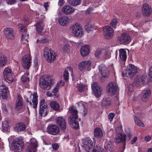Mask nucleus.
<instances>
[{"label":"nucleus","instance_id":"37998d69","mask_svg":"<svg viewBox=\"0 0 152 152\" xmlns=\"http://www.w3.org/2000/svg\"><path fill=\"white\" fill-rule=\"evenodd\" d=\"M81 0H69L68 3L72 6H76L80 4Z\"/></svg>","mask_w":152,"mask_h":152},{"label":"nucleus","instance_id":"3c124183","mask_svg":"<svg viewBox=\"0 0 152 152\" xmlns=\"http://www.w3.org/2000/svg\"><path fill=\"white\" fill-rule=\"evenodd\" d=\"M86 87L85 85L82 84H78L77 85V88L79 92H81L83 91Z\"/></svg>","mask_w":152,"mask_h":152},{"label":"nucleus","instance_id":"49530a36","mask_svg":"<svg viewBox=\"0 0 152 152\" xmlns=\"http://www.w3.org/2000/svg\"><path fill=\"white\" fill-rule=\"evenodd\" d=\"M59 89V88L56 86L52 89V92L54 95L55 98H57L58 97L59 95L58 93Z\"/></svg>","mask_w":152,"mask_h":152},{"label":"nucleus","instance_id":"58836bf2","mask_svg":"<svg viewBox=\"0 0 152 152\" xmlns=\"http://www.w3.org/2000/svg\"><path fill=\"white\" fill-rule=\"evenodd\" d=\"M43 24L42 22H37L36 25V29L37 32L40 34L43 28Z\"/></svg>","mask_w":152,"mask_h":152},{"label":"nucleus","instance_id":"b1692460","mask_svg":"<svg viewBox=\"0 0 152 152\" xmlns=\"http://www.w3.org/2000/svg\"><path fill=\"white\" fill-rule=\"evenodd\" d=\"M90 52V46L86 45L82 46L80 49V53L82 57H85L88 55Z\"/></svg>","mask_w":152,"mask_h":152},{"label":"nucleus","instance_id":"338daca9","mask_svg":"<svg viewBox=\"0 0 152 152\" xmlns=\"http://www.w3.org/2000/svg\"><path fill=\"white\" fill-rule=\"evenodd\" d=\"M112 146L111 143L110 142H109V143L107 144V149L109 150V151H111L112 150V148L111 147Z\"/></svg>","mask_w":152,"mask_h":152},{"label":"nucleus","instance_id":"7ed1b4c3","mask_svg":"<svg viewBox=\"0 0 152 152\" xmlns=\"http://www.w3.org/2000/svg\"><path fill=\"white\" fill-rule=\"evenodd\" d=\"M69 32L72 36L81 37L84 34L81 27L78 23L72 25L69 28Z\"/></svg>","mask_w":152,"mask_h":152},{"label":"nucleus","instance_id":"13d9d810","mask_svg":"<svg viewBox=\"0 0 152 152\" xmlns=\"http://www.w3.org/2000/svg\"><path fill=\"white\" fill-rule=\"evenodd\" d=\"M7 3L10 4H13L15 3L17 0H5Z\"/></svg>","mask_w":152,"mask_h":152},{"label":"nucleus","instance_id":"a18cd8bd","mask_svg":"<svg viewBox=\"0 0 152 152\" xmlns=\"http://www.w3.org/2000/svg\"><path fill=\"white\" fill-rule=\"evenodd\" d=\"M2 127V130L4 132H6L8 130L9 126L8 122L7 121H5L3 122Z\"/></svg>","mask_w":152,"mask_h":152},{"label":"nucleus","instance_id":"69168bd1","mask_svg":"<svg viewBox=\"0 0 152 152\" xmlns=\"http://www.w3.org/2000/svg\"><path fill=\"white\" fill-rule=\"evenodd\" d=\"M83 111L81 112V113L84 116H85L86 115L87 113V110L86 108L85 107V108H83Z\"/></svg>","mask_w":152,"mask_h":152},{"label":"nucleus","instance_id":"09e8293b","mask_svg":"<svg viewBox=\"0 0 152 152\" xmlns=\"http://www.w3.org/2000/svg\"><path fill=\"white\" fill-rule=\"evenodd\" d=\"M29 75L28 72H26L22 77L21 79L23 82H29V79L28 76Z\"/></svg>","mask_w":152,"mask_h":152},{"label":"nucleus","instance_id":"052dcab7","mask_svg":"<svg viewBox=\"0 0 152 152\" xmlns=\"http://www.w3.org/2000/svg\"><path fill=\"white\" fill-rule=\"evenodd\" d=\"M52 147L53 149L55 150H57L59 148V146L57 143H55L52 145Z\"/></svg>","mask_w":152,"mask_h":152},{"label":"nucleus","instance_id":"c03bdc74","mask_svg":"<svg viewBox=\"0 0 152 152\" xmlns=\"http://www.w3.org/2000/svg\"><path fill=\"white\" fill-rule=\"evenodd\" d=\"M7 61L6 57L3 55L0 56V66H4L7 62Z\"/></svg>","mask_w":152,"mask_h":152},{"label":"nucleus","instance_id":"f03ea898","mask_svg":"<svg viewBox=\"0 0 152 152\" xmlns=\"http://www.w3.org/2000/svg\"><path fill=\"white\" fill-rule=\"evenodd\" d=\"M53 84V80L50 77H41L40 78L39 85L43 89L49 90L51 88Z\"/></svg>","mask_w":152,"mask_h":152},{"label":"nucleus","instance_id":"aec40b11","mask_svg":"<svg viewBox=\"0 0 152 152\" xmlns=\"http://www.w3.org/2000/svg\"><path fill=\"white\" fill-rule=\"evenodd\" d=\"M8 91V88L6 85H2L0 86V96L3 99H7Z\"/></svg>","mask_w":152,"mask_h":152},{"label":"nucleus","instance_id":"5fc2aeb1","mask_svg":"<svg viewBox=\"0 0 152 152\" xmlns=\"http://www.w3.org/2000/svg\"><path fill=\"white\" fill-rule=\"evenodd\" d=\"M64 85V83L63 81L61 80L59 81L57 84L56 86L58 87L59 88H60Z\"/></svg>","mask_w":152,"mask_h":152},{"label":"nucleus","instance_id":"c756f323","mask_svg":"<svg viewBox=\"0 0 152 152\" xmlns=\"http://www.w3.org/2000/svg\"><path fill=\"white\" fill-rule=\"evenodd\" d=\"M69 71L70 72L71 76H72V69L71 67L68 66L65 69L63 74V77L64 79L66 81H67L69 79V73L68 72V71Z\"/></svg>","mask_w":152,"mask_h":152},{"label":"nucleus","instance_id":"7c9ffc66","mask_svg":"<svg viewBox=\"0 0 152 152\" xmlns=\"http://www.w3.org/2000/svg\"><path fill=\"white\" fill-rule=\"evenodd\" d=\"M111 100L109 97L103 98L101 102V105L104 107H106L111 104Z\"/></svg>","mask_w":152,"mask_h":152},{"label":"nucleus","instance_id":"a211bd4d","mask_svg":"<svg viewBox=\"0 0 152 152\" xmlns=\"http://www.w3.org/2000/svg\"><path fill=\"white\" fill-rule=\"evenodd\" d=\"M56 124L60 126L62 130H64L66 128L65 119L63 117H58L56 119Z\"/></svg>","mask_w":152,"mask_h":152},{"label":"nucleus","instance_id":"774afa93","mask_svg":"<svg viewBox=\"0 0 152 152\" xmlns=\"http://www.w3.org/2000/svg\"><path fill=\"white\" fill-rule=\"evenodd\" d=\"M149 70V75L151 77V80H152V66L151 67Z\"/></svg>","mask_w":152,"mask_h":152},{"label":"nucleus","instance_id":"6e6d98bb","mask_svg":"<svg viewBox=\"0 0 152 152\" xmlns=\"http://www.w3.org/2000/svg\"><path fill=\"white\" fill-rule=\"evenodd\" d=\"M18 28H19V30L22 31H24L26 30V28L25 26H23L22 24H19L18 25Z\"/></svg>","mask_w":152,"mask_h":152},{"label":"nucleus","instance_id":"e433bc0d","mask_svg":"<svg viewBox=\"0 0 152 152\" xmlns=\"http://www.w3.org/2000/svg\"><path fill=\"white\" fill-rule=\"evenodd\" d=\"M103 57L105 59H109L111 56V53L109 48L104 49Z\"/></svg>","mask_w":152,"mask_h":152},{"label":"nucleus","instance_id":"8fccbe9b","mask_svg":"<svg viewBox=\"0 0 152 152\" xmlns=\"http://www.w3.org/2000/svg\"><path fill=\"white\" fill-rule=\"evenodd\" d=\"M133 117L136 124L139 126H141L142 127L144 126V124L135 116H134Z\"/></svg>","mask_w":152,"mask_h":152},{"label":"nucleus","instance_id":"2f4dec72","mask_svg":"<svg viewBox=\"0 0 152 152\" xmlns=\"http://www.w3.org/2000/svg\"><path fill=\"white\" fill-rule=\"evenodd\" d=\"M94 136L96 138H101L103 135L102 130L99 128H96L94 130Z\"/></svg>","mask_w":152,"mask_h":152},{"label":"nucleus","instance_id":"6ab92c4d","mask_svg":"<svg viewBox=\"0 0 152 152\" xmlns=\"http://www.w3.org/2000/svg\"><path fill=\"white\" fill-rule=\"evenodd\" d=\"M13 29L10 28H6L4 29V35L8 40L13 39L15 38Z\"/></svg>","mask_w":152,"mask_h":152},{"label":"nucleus","instance_id":"39448f33","mask_svg":"<svg viewBox=\"0 0 152 152\" xmlns=\"http://www.w3.org/2000/svg\"><path fill=\"white\" fill-rule=\"evenodd\" d=\"M5 80L7 83H10L14 80V76L11 70L9 68H6L3 73Z\"/></svg>","mask_w":152,"mask_h":152},{"label":"nucleus","instance_id":"9b49d317","mask_svg":"<svg viewBox=\"0 0 152 152\" xmlns=\"http://www.w3.org/2000/svg\"><path fill=\"white\" fill-rule=\"evenodd\" d=\"M91 61L87 60L80 62L78 65L79 69L81 71L89 69L91 65Z\"/></svg>","mask_w":152,"mask_h":152},{"label":"nucleus","instance_id":"864d4df0","mask_svg":"<svg viewBox=\"0 0 152 152\" xmlns=\"http://www.w3.org/2000/svg\"><path fill=\"white\" fill-rule=\"evenodd\" d=\"M86 30L88 32L91 30L92 29L91 25L90 23L87 24L85 27Z\"/></svg>","mask_w":152,"mask_h":152},{"label":"nucleus","instance_id":"ddd939ff","mask_svg":"<svg viewBox=\"0 0 152 152\" xmlns=\"http://www.w3.org/2000/svg\"><path fill=\"white\" fill-rule=\"evenodd\" d=\"M115 84L114 82H111L108 84L107 91V94L110 96H113L116 92Z\"/></svg>","mask_w":152,"mask_h":152},{"label":"nucleus","instance_id":"603ef678","mask_svg":"<svg viewBox=\"0 0 152 152\" xmlns=\"http://www.w3.org/2000/svg\"><path fill=\"white\" fill-rule=\"evenodd\" d=\"M40 108L48 107L46 103L45 102V100L44 99H42L40 100L39 102Z\"/></svg>","mask_w":152,"mask_h":152},{"label":"nucleus","instance_id":"4d7b16f0","mask_svg":"<svg viewBox=\"0 0 152 152\" xmlns=\"http://www.w3.org/2000/svg\"><path fill=\"white\" fill-rule=\"evenodd\" d=\"M117 23V21L116 19H114L110 23V25L113 27H115L116 24Z\"/></svg>","mask_w":152,"mask_h":152},{"label":"nucleus","instance_id":"4be33fe9","mask_svg":"<svg viewBox=\"0 0 152 152\" xmlns=\"http://www.w3.org/2000/svg\"><path fill=\"white\" fill-rule=\"evenodd\" d=\"M144 82V78L142 75H139L135 79L133 85L136 87H139L143 85Z\"/></svg>","mask_w":152,"mask_h":152},{"label":"nucleus","instance_id":"dca6fc26","mask_svg":"<svg viewBox=\"0 0 152 152\" xmlns=\"http://www.w3.org/2000/svg\"><path fill=\"white\" fill-rule=\"evenodd\" d=\"M47 132L49 134L56 135L58 132V128L56 125H50L47 127Z\"/></svg>","mask_w":152,"mask_h":152},{"label":"nucleus","instance_id":"ea45409f","mask_svg":"<svg viewBox=\"0 0 152 152\" xmlns=\"http://www.w3.org/2000/svg\"><path fill=\"white\" fill-rule=\"evenodd\" d=\"M105 68V67L102 66H99V71L100 72L101 74L102 75V78L103 77H107L108 75V73L105 72V71H104V70Z\"/></svg>","mask_w":152,"mask_h":152},{"label":"nucleus","instance_id":"4c0bfd02","mask_svg":"<svg viewBox=\"0 0 152 152\" xmlns=\"http://www.w3.org/2000/svg\"><path fill=\"white\" fill-rule=\"evenodd\" d=\"M50 105L51 107L55 110H59L60 106L56 102L54 101L51 102Z\"/></svg>","mask_w":152,"mask_h":152},{"label":"nucleus","instance_id":"9d476101","mask_svg":"<svg viewBox=\"0 0 152 152\" xmlns=\"http://www.w3.org/2000/svg\"><path fill=\"white\" fill-rule=\"evenodd\" d=\"M27 146L29 151L31 152H34L36 150V148L38 146L37 140L35 138H31L30 142L27 143Z\"/></svg>","mask_w":152,"mask_h":152},{"label":"nucleus","instance_id":"79ce46f5","mask_svg":"<svg viewBox=\"0 0 152 152\" xmlns=\"http://www.w3.org/2000/svg\"><path fill=\"white\" fill-rule=\"evenodd\" d=\"M49 39L47 37H43L40 39H37V42L39 43V44H43L47 43L49 41Z\"/></svg>","mask_w":152,"mask_h":152},{"label":"nucleus","instance_id":"f8f14e48","mask_svg":"<svg viewBox=\"0 0 152 152\" xmlns=\"http://www.w3.org/2000/svg\"><path fill=\"white\" fill-rule=\"evenodd\" d=\"M151 7L147 4H144L142 7V13L145 17L150 16L151 13Z\"/></svg>","mask_w":152,"mask_h":152},{"label":"nucleus","instance_id":"5701e85b","mask_svg":"<svg viewBox=\"0 0 152 152\" xmlns=\"http://www.w3.org/2000/svg\"><path fill=\"white\" fill-rule=\"evenodd\" d=\"M70 19L67 16H63L60 18L58 19L59 24L62 26H66L69 23Z\"/></svg>","mask_w":152,"mask_h":152},{"label":"nucleus","instance_id":"de8ad7c7","mask_svg":"<svg viewBox=\"0 0 152 152\" xmlns=\"http://www.w3.org/2000/svg\"><path fill=\"white\" fill-rule=\"evenodd\" d=\"M104 49L99 48L94 52L95 56L96 58L99 57L100 55L103 52Z\"/></svg>","mask_w":152,"mask_h":152},{"label":"nucleus","instance_id":"cd10ccee","mask_svg":"<svg viewBox=\"0 0 152 152\" xmlns=\"http://www.w3.org/2000/svg\"><path fill=\"white\" fill-rule=\"evenodd\" d=\"M151 94L150 90L149 89H147L144 91L142 93L141 99L143 101L145 102L150 96Z\"/></svg>","mask_w":152,"mask_h":152},{"label":"nucleus","instance_id":"0eeeda50","mask_svg":"<svg viewBox=\"0 0 152 152\" xmlns=\"http://www.w3.org/2000/svg\"><path fill=\"white\" fill-rule=\"evenodd\" d=\"M24 143L22 140H14L10 148L15 152H20L23 149Z\"/></svg>","mask_w":152,"mask_h":152},{"label":"nucleus","instance_id":"1a4fd4ad","mask_svg":"<svg viewBox=\"0 0 152 152\" xmlns=\"http://www.w3.org/2000/svg\"><path fill=\"white\" fill-rule=\"evenodd\" d=\"M130 37L127 34L124 33L121 34L118 39V42L121 44L126 45L130 42Z\"/></svg>","mask_w":152,"mask_h":152},{"label":"nucleus","instance_id":"bf43d9fd","mask_svg":"<svg viewBox=\"0 0 152 152\" xmlns=\"http://www.w3.org/2000/svg\"><path fill=\"white\" fill-rule=\"evenodd\" d=\"M77 104L79 107H80L82 108H84L85 107V105L86 104L85 103L83 102H81L79 103H77Z\"/></svg>","mask_w":152,"mask_h":152},{"label":"nucleus","instance_id":"f3484780","mask_svg":"<svg viewBox=\"0 0 152 152\" xmlns=\"http://www.w3.org/2000/svg\"><path fill=\"white\" fill-rule=\"evenodd\" d=\"M91 88L97 98H99L101 94V90L97 83H94L91 85Z\"/></svg>","mask_w":152,"mask_h":152},{"label":"nucleus","instance_id":"0e129e2a","mask_svg":"<svg viewBox=\"0 0 152 152\" xmlns=\"http://www.w3.org/2000/svg\"><path fill=\"white\" fill-rule=\"evenodd\" d=\"M151 138V135H148L145 137V140L146 142H148L150 141Z\"/></svg>","mask_w":152,"mask_h":152},{"label":"nucleus","instance_id":"4468645a","mask_svg":"<svg viewBox=\"0 0 152 152\" xmlns=\"http://www.w3.org/2000/svg\"><path fill=\"white\" fill-rule=\"evenodd\" d=\"M104 34L105 38L109 39L112 38L113 34V28L109 26H106L104 28Z\"/></svg>","mask_w":152,"mask_h":152},{"label":"nucleus","instance_id":"c9c22d12","mask_svg":"<svg viewBox=\"0 0 152 152\" xmlns=\"http://www.w3.org/2000/svg\"><path fill=\"white\" fill-rule=\"evenodd\" d=\"M48 107L40 108L39 110V115L41 116L45 117L48 114Z\"/></svg>","mask_w":152,"mask_h":152},{"label":"nucleus","instance_id":"2eb2a0df","mask_svg":"<svg viewBox=\"0 0 152 152\" xmlns=\"http://www.w3.org/2000/svg\"><path fill=\"white\" fill-rule=\"evenodd\" d=\"M68 120L69 123L71 127L75 129L79 128L78 118H73L72 117H69Z\"/></svg>","mask_w":152,"mask_h":152},{"label":"nucleus","instance_id":"a878e982","mask_svg":"<svg viewBox=\"0 0 152 152\" xmlns=\"http://www.w3.org/2000/svg\"><path fill=\"white\" fill-rule=\"evenodd\" d=\"M62 11L66 14L70 15L72 14L74 11V10L70 6H65L62 8Z\"/></svg>","mask_w":152,"mask_h":152},{"label":"nucleus","instance_id":"72a5a7b5","mask_svg":"<svg viewBox=\"0 0 152 152\" xmlns=\"http://www.w3.org/2000/svg\"><path fill=\"white\" fill-rule=\"evenodd\" d=\"M22 97L20 96H18L16 104V109L18 110L21 109L22 106Z\"/></svg>","mask_w":152,"mask_h":152},{"label":"nucleus","instance_id":"e2e57ef3","mask_svg":"<svg viewBox=\"0 0 152 152\" xmlns=\"http://www.w3.org/2000/svg\"><path fill=\"white\" fill-rule=\"evenodd\" d=\"M46 94L47 96L48 97H53V96L54 97V95L52 93V92L51 93L49 91H47L46 92Z\"/></svg>","mask_w":152,"mask_h":152},{"label":"nucleus","instance_id":"423d86ee","mask_svg":"<svg viewBox=\"0 0 152 152\" xmlns=\"http://www.w3.org/2000/svg\"><path fill=\"white\" fill-rule=\"evenodd\" d=\"M137 72L136 67L134 65L129 64L127 67V70L124 71L122 73L123 76L127 77H131Z\"/></svg>","mask_w":152,"mask_h":152},{"label":"nucleus","instance_id":"412c9836","mask_svg":"<svg viewBox=\"0 0 152 152\" xmlns=\"http://www.w3.org/2000/svg\"><path fill=\"white\" fill-rule=\"evenodd\" d=\"M126 136L124 134L118 132L115 136V142L118 144L121 142H125Z\"/></svg>","mask_w":152,"mask_h":152},{"label":"nucleus","instance_id":"6e6552de","mask_svg":"<svg viewBox=\"0 0 152 152\" xmlns=\"http://www.w3.org/2000/svg\"><path fill=\"white\" fill-rule=\"evenodd\" d=\"M31 58L30 54H28L23 56L21 60L22 65L25 69L29 68L31 65Z\"/></svg>","mask_w":152,"mask_h":152},{"label":"nucleus","instance_id":"20e7f679","mask_svg":"<svg viewBox=\"0 0 152 152\" xmlns=\"http://www.w3.org/2000/svg\"><path fill=\"white\" fill-rule=\"evenodd\" d=\"M44 56L46 60L51 63L56 59L57 54L50 49L45 48L44 50Z\"/></svg>","mask_w":152,"mask_h":152},{"label":"nucleus","instance_id":"f704fd0d","mask_svg":"<svg viewBox=\"0 0 152 152\" xmlns=\"http://www.w3.org/2000/svg\"><path fill=\"white\" fill-rule=\"evenodd\" d=\"M62 40L65 43H66L62 48V50L65 53H68L69 52L70 48L69 45L67 43V40L65 39H63Z\"/></svg>","mask_w":152,"mask_h":152},{"label":"nucleus","instance_id":"393cba45","mask_svg":"<svg viewBox=\"0 0 152 152\" xmlns=\"http://www.w3.org/2000/svg\"><path fill=\"white\" fill-rule=\"evenodd\" d=\"M68 114L70 115L69 117H72V118H78V111L76 108L73 106L69 108L68 112Z\"/></svg>","mask_w":152,"mask_h":152},{"label":"nucleus","instance_id":"a19ab883","mask_svg":"<svg viewBox=\"0 0 152 152\" xmlns=\"http://www.w3.org/2000/svg\"><path fill=\"white\" fill-rule=\"evenodd\" d=\"M28 37V34H23L21 38V40L22 43L25 44L26 47L27 48L28 47V40H27Z\"/></svg>","mask_w":152,"mask_h":152},{"label":"nucleus","instance_id":"473e14b6","mask_svg":"<svg viewBox=\"0 0 152 152\" xmlns=\"http://www.w3.org/2000/svg\"><path fill=\"white\" fill-rule=\"evenodd\" d=\"M119 56L122 61L126 60L127 58L126 51L125 49H121L119 50Z\"/></svg>","mask_w":152,"mask_h":152},{"label":"nucleus","instance_id":"f257e3e1","mask_svg":"<svg viewBox=\"0 0 152 152\" xmlns=\"http://www.w3.org/2000/svg\"><path fill=\"white\" fill-rule=\"evenodd\" d=\"M82 146L87 152H106L102 148L97 146L93 149L94 146L95 144V141L94 139L93 141L89 138L83 139Z\"/></svg>","mask_w":152,"mask_h":152},{"label":"nucleus","instance_id":"bb28decb","mask_svg":"<svg viewBox=\"0 0 152 152\" xmlns=\"http://www.w3.org/2000/svg\"><path fill=\"white\" fill-rule=\"evenodd\" d=\"M38 96L36 93H34L33 94H31L30 96V99L31 100L33 104V107L35 109L37 107L38 103Z\"/></svg>","mask_w":152,"mask_h":152},{"label":"nucleus","instance_id":"c85d7f7f","mask_svg":"<svg viewBox=\"0 0 152 152\" xmlns=\"http://www.w3.org/2000/svg\"><path fill=\"white\" fill-rule=\"evenodd\" d=\"M25 128V125L22 122H19L16 124L14 127L15 130L17 132L23 131Z\"/></svg>","mask_w":152,"mask_h":152},{"label":"nucleus","instance_id":"680f3d73","mask_svg":"<svg viewBox=\"0 0 152 152\" xmlns=\"http://www.w3.org/2000/svg\"><path fill=\"white\" fill-rule=\"evenodd\" d=\"M114 116V114L113 113H110L108 115V119L110 122L113 120Z\"/></svg>","mask_w":152,"mask_h":152}]
</instances>
